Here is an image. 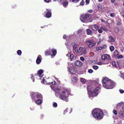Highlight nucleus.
I'll list each match as a JSON object with an SVG mask.
<instances>
[{
    "label": "nucleus",
    "instance_id": "nucleus-49",
    "mask_svg": "<svg viewBox=\"0 0 124 124\" xmlns=\"http://www.w3.org/2000/svg\"><path fill=\"white\" fill-rule=\"evenodd\" d=\"M66 92L65 91H62V92L63 94H66Z\"/></svg>",
    "mask_w": 124,
    "mask_h": 124
},
{
    "label": "nucleus",
    "instance_id": "nucleus-22",
    "mask_svg": "<svg viewBox=\"0 0 124 124\" xmlns=\"http://www.w3.org/2000/svg\"><path fill=\"white\" fill-rule=\"evenodd\" d=\"M86 33L87 35H89L92 33V31L89 29H88L86 30Z\"/></svg>",
    "mask_w": 124,
    "mask_h": 124
},
{
    "label": "nucleus",
    "instance_id": "nucleus-4",
    "mask_svg": "<svg viewBox=\"0 0 124 124\" xmlns=\"http://www.w3.org/2000/svg\"><path fill=\"white\" fill-rule=\"evenodd\" d=\"M92 17L91 14L86 13L84 15H81L80 20L83 22L86 23L87 21L90 19Z\"/></svg>",
    "mask_w": 124,
    "mask_h": 124
},
{
    "label": "nucleus",
    "instance_id": "nucleus-9",
    "mask_svg": "<svg viewBox=\"0 0 124 124\" xmlns=\"http://www.w3.org/2000/svg\"><path fill=\"white\" fill-rule=\"evenodd\" d=\"M59 98L61 100L65 101L66 102L68 101V97L62 94H60L59 96Z\"/></svg>",
    "mask_w": 124,
    "mask_h": 124
},
{
    "label": "nucleus",
    "instance_id": "nucleus-39",
    "mask_svg": "<svg viewBox=\"0 0 124 124\" xmlns=\"http://www.w3.org/2000/svg\"><path fill=\"white\" fill-rule=\"evenodd\" d=\"M98 32L100 33H101L102 32V30L101 28L99 29H98Z\"/></svg>",
    "mask_w": 124,
    "mask_h": 124
},
{
    "label": "nucleus",
    "instance_id": "nucleus-43",
    "mask_svg": "<svg viewBox=\"0 0 124 124\" xmlns=\"http://www.w3.org/2000/svg\"><path fill=\"white\" fill-rule=\"evenodd\" d=\"M115 14L114 13H111L110 14V16L111 17H113L115 16Z\"/></svg>",
    "mask_w": 124,
    "mask_h": 124
},
{
    "label": "nucleus",
    "instance_id": "nucleus-60",
    "mask_svg": "<svg viewBox=\"0 0 124 124\" xmlns=\"http://www.w3.org/2000/svg\"><path fill=\"white\" fill-rule=\"evenodd\" d=\"M122 108L124 110V106H122Z\"/></svg>",
    "mask_w": 124,
    "mask_h": 124
},
{
    "label": "nucleus",
    "instance_id": "nucleus-8",
    "mask_svg": "<svg viewBox=\"0 0 124 124\" xmlns=\"http://www.w3.org/2000/svg\"><path fill=\"white\" fill-rule=\"evenodd\" d=\"M46 9L47 10V11L45 12L46 13V14L45 15H44V16L45 17L47 18H49L51 16L52 13L51 10L48 9Z\"/></svg>",
    "mask_w": 124,
    "mask_h": 124
},
{
    "label": "nucleus",
    "instance_id": "nucleus-14",
    "mask_svg": "<svg viewBox=\"0 0 124 124\" xmlns=\"http://www.w3.org/2000/svg\"><path fill=\"white\" fill-rule=\"evenodd\" d=\"M93 30L95 31H97L99 29L98 26L96 24H94L91 27Z\"/></svg>",
    "mask_w": 124,
    "mask_h": 124
},
{
    "label": "nucleus",
    "instance_id": "nucleus-59",
    "mask_svg": "<svg viewBox=\"0 0 124 124\" xmlns=\"http://www.w3.org/2000/svg\"><path fill=\"white\" fill-rule=\"evenodd\" d=\"M67 88L64 87V88H63L62 89L63 90H64V91H66V90H67Z\"/></svg>",
    "mask_w": 124,
    "mask_h": 124
},
{
    "label": "nucleus",
    "instance_id": "nucleus-41",
    "mask_svg": "<svg viewBox=\"0 0 124 124\" xmlns=\"http://www.w3.org/2000/svg\"><path fill=\"white\" fill-rule=\"evenodd\" d=\"M85 1L83 0H82L80 3V4L81 5H83L84 4Z\"/></svg>",
    "mask_w": 124,
    "mask_h": 124
},
{
    "label": "nucleus",
    "instance_id": "nucleus-54",
    "mask_svg": "<svg viewBox=\"0 0 124 124\" xmlns=\"http://www.w3.org/2000/svg\"><path fill=\"white\" fill-rule=\"evenodd\" d=\"M118 5V3L116 2H115L114 3V5L115 6H117Z\"/></svg>",
    "mask_w": 124,
    "mask_h": 124
},
{
    "label": "nucleus",
    "instance_id": "nucleus-44",
    "mask_svg": "<svg viewBox=\"0 0 124 124\" xmlns=\"http://www.w3.org/2000/svg\"><path fill=\"white\" fill-rule=\"evenodd\" d=\"M121 24V23L120 22H117L116 23V25H120Z\"/></svg>",
    "mask_w": 124,
    "mask_h": 124
},
{
    "label": "nucleus",
    "instance_id": "nucleus-10",
    "mask_svg": "<svg viewBox=\"0 0 124 124\" xmlns=\"http://www.w3.org/2000/svg\"><path fill=\"white\" fill-rule=\"evenodd\" d=\"M101 58L102 60H105L106 59L109 60L111 59L110 56L107 54L102 55Z\"/></svg>",
    "mask_w": 124,
    "mask_h": 124
},
{
    "label": "nucleus",
    "instance_id": "nucleus-38",
    "mask_svg": "<svg viewBox=\"0 0 124 124\" xmlns=\"http://www.w3.org/2000/svg\"><path fill=\"white\" fill-rule=\"evenodd\" d=\"M57 104L55 102H54L53 103V107H54L55 108H56L57 107Z\"/></svg>",
    "mask_w": 124,
    "mask_h": 124
},
{
    "label": "nucleus",
    "instance_id": "nucleus-64",
    "mask_svg": "<svg viewBox=\"0 0 124 124\" xmlns=\"http://www.w3.org/2000/svg\"><path fill=\"white\" fill-rule=\"evenodd\" d=\"M57 90L59 91H61V89H58Z\"/></svg>",
    "mask_w": 124,
    "mask_h": 124
},
{
    "label": "nucleus",
    "instance_id": "nucleus-57",
    "mask_svg": "<svg viewBox=\"0 0 124 124\" xmlns=\"http://www.w3.org/2000/svg\"><path fill=\"white\" fill-rule=\"evenodd\" d=\"M100 47V50H101L102 49H103L102 46L99 47Z\"/></svg>",
    "mask_w": 124,
    "mask_h": 124
},
{
    "label": "nucleus",
    "instance_id": "nucleus-19",
    "mask_svg": "<svg viewBox=\"0 0 124 124\" xmlns=\"http://www.w3.org/2000/svg\"><path fill=\"white\" fill-rule=\"evenodd\" d=\"M43 73V70L41 69L39 71H38V73H37V75L40 77L41 76V75Z\"/></svg>",
    "mask_w": 124,
    "mask_h": 124
},
{
    "label": "nucleus",
    "instance_id": "nucleus-35",
    "mask_svg": "<svg viewBox=\"0 0 124 124\" xmlns=\"http://www.w3.org/2000/svg\"><path fill=\"white\" fill-rule=\"evenodd\" d=\"M98 9L99 10H100L102 8V6L100 4H99L97 5Z\"/></svg>",
    "mask_w": 124,
    "mask_h": 124
},
{
    "label": "nucleus",
    "instance_id": "nucleus-37",
    "mask_svg": "<svg viewBox=\"0 0 124 124\" xmlns=\"http://www.w3.org/2000/svg\"><path fill=\"white\" fill-rule=\"evenodd\" d=\"M117 58H121L123 57V56L121 54H119L117 56Z\"/></svg>",
    "mask_w": 124,
    "mask_h": 124
},
{
    "label": "nucleus",
    "instance_id": "nucleus-63",
    "mask_svg": "<svg viewBox=\"0 0 124 124\" xmlns=\"http://www.w3.org/2000/svg\"><path fill=\"white\" fill-rule=\"evenodd\" d=\"M86 52V50H85L83 52L84 54H85V52Z\"/></svg>",
    "mask_w": 124,
    "mask_h": 124
},
{
    "label": "nucleus",
    "instance_id": "nucleus-18",
    "mask_svg": "<svg viewBox=\"0 0 124 124\" xmlns=\"http://www.w3.org/2000/svg\"><path fill=\"white\" fill-rule=\"evenodd\" d=\"M52 52L53 56H54L56 55L57 53V51L56 49H52L51 50V52Z\"/></svg>",
    "mask_w": 124,
    "mask_h": 124
},
{
    "label": "nucleus",
    "instance_id": "nucleus-33",
    "mask_svg": "<svg viewBox=\"0 0 124 124\" xmlns=\"http://www.w3.org/2000/svg\"><path fill=\"white\" fill-rule=\"evenodd\" d=\"M66 91L67 93L68 94H70V90L69 89L67 88V90H66Z\"/></svg>",
    "mask_w": 124,
    "mask_h": 124
},
{
    "label": "nucleus",
    "instance_id": "nucleus-21",
    "mask_svg": "<svg viewBox=\"0 0 124 124\" xmlns=\"http://www.w3.org/2000/svg\"><path fill=\"white\" fill-rule=\"evenodd\" d=\"M78 80V78L77 77H73L72 78V81L76 83L77 81Z\"/></svg>",
    "mask_w": 124,
    "mask_h": 124
},
{
    "label": "nucleus",
    "instance_id": "nucleus-1",
    "mask_svg": "<svg viewBox=\"0 0 124 124\" xmlns=\"http://www.w3.org/2000/svg\"><path fill=\"white\" fill-rule=\"evenodd\" d=\"M103 87L107 89H111L115 86V82L107 77H105L102 80Z\"/></svg>",
    "mask_w": 124,
    "mask_h": 124
},
{
    "label": "nucleus",
    "instance_id": "nucleus-29",
    "mask_svg": "<svg viewBox=\"0 0 124 124\" xmlns=\"http://www.w3.org/2000/svg\"><path fill=\"white\" fill-rule=\"evenodd\" d=\"M112 64L115 67H116L117 66V63H116L115 61H113L112 62Z\"/></svg>",
    "mask_w": 124,
    "mask_h": 124
},
{
    "label": "nucleus",
    "instance_id": "nucleus-3",
    "mask_svg": "<svg viewBox=\"0 0 124 124\" xmlns=\"http://www.w3.org/2000/svg\"><path fill=\"white\" fill-rule=\"evenodd\" d=\"M31 99L35 101L37 99H42L43 96L39 92H32L30 94Z\"/></svg>",
    "mask_w": 124,
    "mask_h": 124
},
{
    "label": "nucleus",
    "instance_id": "nucleus-58",
    "mask_svg": "<svg viewBox=\"0 0 124 124\" xmlns=\"http://www.w3.org/2000/svg\"><path fill=\"white\" fill-rule=\"evenodd\" d=\"M102 64L101 62H98V64L99 65H101Z\"/></svg>",
    "mask_w": 124,
    "mask_h": 124
},
{
    "label": "nucleus",
    "instance_id": "nucleus-53",
    "mask_svg": "<svg viewBox=\"0 0 124 124\" xmlns=\"http://www.w3.org/2000/svg\"><path fill=\"white\" fill-rule=\"evenodd\" d=\"M115 0H111V1L112 3H114Z\"/></svg>",
    "mask_w": 124,
    "mask_h": 124
},
{
    "label": "nucleus",
    "instance_id": "nucleus-52",
    "mask_svg": "<svg viewBox=\"0 0 124 124\" xmlns=\"http://www.w3.org/2000/svg\"><path fill=\"white\" fill-rule=\"evenodd\" d=\"M67 37L66 36V35H64V36H63V39H65L66 37Z\"/></svg>",
    "mask_w": 124,
    "mask_h": 124
},
{
    "label": "nucleus",
    "instance_id": "nucleus-46",
    "mask_svg": "<svg viewBox=\"0 0 124 124\" xmlns=\"http://www.w3.org/2000/svg\"><path fill=\"white\" fill-rule=\"evenodd\" d=\"M80 59L82 61H84L85 60L84 58L83 57H80Z\"/></svg>",
    "mask_w": 124,
    "mask_h": 124
},
{
    "label": "nucleus",
    "instance_id": "nucleus-17",
    "mask_svg": "<svg viewBox=\"0 0 124 124\" xmlns=\"http://www.w3.org/2000/svg\"><path fill=\"white\" fill-rule=\"evenodd\" d=\"M40 99H39L36 100L35 101L36 103L38 105L40 104L42 102V101Z\"/></svg>",
    "mask_w": 124,
    "mask_h": 124
},
{
    "label": "nucleus",
    "instance_id": "nucleus-47",
    "mask_svg": "<svg viewBox=\"0 0 124 124\" xmlns=\"http://www.w3.org/2000/svg\"><path fill=\"white\" fill-rule=\"evenodd\" d=\"M102 48H103V49H104V48H106L107 47V45H104L103 46H102Z\"/></svg>",
    "mask_w": 124,
    "mask_h": 124
},
{
    "label": "nucleus",
    "instance_id": "nucleus-48",
    "mask_svg": "<svg viewBox=\"0 0 124 124\" xmlns=\"http://www.w3.org/2000/svg\"><path fill=\"white\" fill-rule=\"evenodd\" d=\"M90 2V0H85V3L87 4H88Z\"/></svg>",
    "mask_w": 124,
    "mask_h": 124
},
{
    "label": "nucleus",
    "instance_id": "nucleus-16",
    "mask_svg": "<svg viewBox=\"0 0 124 124\" xmlns=\"http://www.w3.org/2000/svg\"><path fill=\"white\" fill-rule=\"evenodd\" d=\"M87 90L88 92L90 94V92H92L91 90L93 89V87L92 85H88L87 87Z\"/></svg>",
    "mask_w": 124,
    "mask_h": 124
},
{
    "label": "nucleus",
    "instance_id": "nucleus-61",
    "mask_svg": "<svg viewBox=\"0 0 124 124\" xmlns=\"http://www.w3.org/2000/svg\"><path fill=\"white\" fill-rule=\"evenodd\" d=\"M101 21H103V22H104V21H105V20H104L103 19H102L101 20Z\"/></svg>",
    "mask_w": 124,
    "mask_h": 124
},
{
    "label": "nucleus",
    "instance_id": "nucleus-11",
    "mask_svg": "<svg viewBox=\"0 0 124 124\" xmlns=\"http://www.w3.org/2000/svg\"><path fill=\"white\" fill-rule=\"evenodd\" d=\"M74 64L75 66L80 67L82 65V63L80 61L77 60L74 62Z\"/></svg>",
    "mask_w": 124,
    "mask_h": 124
},
{
    "label": "nucleus",
    "instance_id": "nucleus-36",
    "mask_svg": "<svg viewBox=\"0 0 124 124\" xmlns=\"http://www.w3.org/2000/svg\"><path fill=\"white\" fill-rule=\"evenodd\" d=\"M113 112L115 115H116L117 114V111L115 110L114 109L113 111Z\"/></svg>",
    "mask_w": 124,
    "mask_h": 124
},
{
    "label": "nucleus",
    "instance_id": "nucleus-7",
    "mask_svg": "<svg viewBox=\"0 0 124 124\" xmlns=\"http://www.w3.org/2000/svg\"><path fill=\"white\" fill-rule=\"evenodd\" d=\"M42 83H43L44 84H45V83L46 84H50L51 83L53 85H55L56 84V83L55 81H53L52 82H50L49 81V79L48 78L46 79V80L44 78H43L42 80L41 81Z\"/></svg>",
    "mask_w": 124,
    "mask_h": 124
},
{
    "label": "nucleus",
    "instance_id": "nucleus-62",
    "mask_svg": "<svg viewBox=\"0 0 124 124\" xmlns=\"http://www.w3.org/2000/svg\"><path fill=\"white\" fill-rule=\"evenodd\" d=\"M122 12L123 13H124V9H123V10L122 11Z\"/></svg>",
    "mask_w": 124,
    "mask_h": 124
},
{
    "label": "nucleus",
    "instance_id": "nucleus-15",
    "mask_svg": "<svg viewBox=\"0 0 124 124\" xmlns=\"http://www.w3.org/2000/svg\"><path fill=\"white\" fill-rule=\"evenodd\" d=\"M45 54L46 56L50 55H52L51 54V50L50 49H47L45 52Z\"/></svg>",
    "mask_w": 124,
    "mask_h": 124
},
{
    "label": "nucleus",
    "instance_id": "nucleus-42",
    "mask_svg": "<svg viewBox=\"0 0 124 124\" xmlns=\"http://www.w3.org/2000/svg\"><path fill=\"white\" fill-rule=\"evenodd\" d=\"M80 79L81 81V82H85V79L84 78H80Z\"/></svg>",
    "mask_w": 124,
    "mask_h": 124
},
{
    "label": "nucleus",
    "instance_id": "nucleus-27",
    "mask_svg": "<svg viewBox=\"0 0 124 124\" xmlns=\"http://www.w3.org/2000/svg\"><path fill=\"white\" fill-rule=\"evenodd\" d=\"M101 28L104 31H107L108 30V29L106 28L104 26H102L101 27Z\"/></svg>",
    "mask_w": 124,
    "mask_h": 124
},
{
    "label": "nucleus",
    "instance_id": "nucleus-12",
    "mask_svg": "<svg viewBox=\"0 0 124 124\" xmlns=\"http://www.w3.org/2000/svg\"><path fill=\"white\" fill-rule=\"evenodd\" d=\"M42 58L41 56L40 55H39L37 57L36 60V62L37 64H39L40 63L41 61Z\"/></svg>",
    "mask_w": 124,
    "mask_h": 124
},
{
    "label": "nucleus",
    "instance_id": "nucleus-31",
    "mask_svg": "<svg viewBox=\"0 0 124 124\" xmlns=\"http://www.w3.org/2000/svg\"><path fill=\"white\" fill-rule=\"evenodd\" d=\"M22 53V51L20 50H18L17 51V54L19 55H20Z\"/></svg>",
    "mask_w": 124,
    "mask_h": 124
},
{
    "label": "nucleus",
    "instance_id": "nucleus-2",
    "mask_svg": "<svg viewBox=\"0 0 124 124\" xmlns=\"http://www.w3.org/2000/svg\"><path fill=\"white\" fill-rule=\"evenodd\" d=\"M92 115L93 117L97 120L102 119L103 116L102 110L100 109L95 108L92 111Z\"/></svg>",
    "mask_w": 124,
    "mask_h": 124
},
{
    "label": "nucleus",
    "instance_id": "nucleus-25",
    "mask_svg": "<svg viewBox=\"0 0 124 124\" xmlns=\"http://www.w3.org/2000/svg\"><path fill=\"white\" fill-rule=\"evenodd\" d=\"M71 45L73 46V49L74 50L75 49L77 46V45L76 44H75L74 43H72L71 44Z\"/></svg>",
    "mask_w": 124,
    "mask_h": 124
},
{
    "label": "nucleus",
    "instance_id": "nucleus-24",
    "mask_svg": "<svg viewBox=\"0 0 124 124\" xmlns=\"http://www.w3.org/2000/svg\"><path fill=\"white\" fill-rule=\"evenodd\" d=\"M62 5L64 7H66V6H67L68 5L67 1H64Z\"/></svg>",
    "mask_w": 124,
    "mask_h": 124
},
{
    "label": "nucleus",
    "instance_id": "nucleus-5",
    "mask_svg": "<svg viewBox=\"0 0 124 124\" xmlns=\"http://www.w3.org/2000/svg\"><path fill=\"white\" fill-rule=\"evenodd\" d=\"M100 89V88L99 87H96L93 91L90 92V94L93 97L97 95L99 92Z\"/></svg>",
    "mask_w": 124,
    "mask_h": 124
},
{
    "label": "nucleus",
    "instance_id": "nucleus-32",
    "mask_svg": "<svg viewBox=\"0 0 124 124\" xmlns=\"http://www.w3.org/2000/svg\"><path fill=\"white\" fill-rule=\"evenodd\" d=\"M70 60L72 61L74 58V55L73 54H71L70 55Z\"/></svg>",
    "mask_w": 124,
    "mask_h": 124
},
{
    "label": "nucleus",
    "instance_id": "nucleus-45",
    "mask_svg": "<svg viewBox=\"0 0 124 124\" xmlns=\"http://www.w3.org/2000/svg\"><path fill=\"white\" fill-rule=\"evenodd\" d=\"M120 93H123L124 92V91L120 89L119 90Z\"/></svg>",
    "mask_w": 124,
    "mask_h": 124
},
{
    "label": "nucleus",
    "instance_id": "nucleus-6",
    "mask_svg": "<svg viewBox=\"0 0 124 124\" xmlns=\"http://www.w3.org/2000/svg\"><path fill=\"white\" fill-rule=\"evenodd\" d=\"M85 44L90 48H91L93 46H94L95 45V44L93 43V40H89L87 41Z\"/></svg>",
    "mask_w": 124,
    "mask_h": 124
},
{
    "label": "nucleus",
    "instance_id": "nucleus-13",
    "mask_svg": "<svg viewBox=\"0 0 124 124\" xmlns=\"http://www.w3.org/2000/svg\"><path fill=\"white\" fill-rule=\"evenodd\" d=\"M72 110L71 108H67L64 111V114H65L66 113L68 114H70L72 112Z\"/></svg>",
    "mask_w": 124,
    "mask_h": 124
},
{
    "label": "nucleus",
    "instance_id": "nucleus-20",
    "mask_svg": "<svg viewBox=\"0 0 124 124\" xmlns=\"http://www.w3.org/2000/svg\"><path fill=\"white\" fill-rule=\"evenodd\" d=\"M118 54V51L117 50H115L113 53V55L114 57L116 56Z\"/></svg>",
    "mask_w": 124,
    "mask_h": 124
},
{
    "label": "nucleus",
    "instance_id": "nucleus-28",
    "mask_svg": "<svg viewBox=\"0 0 124 124\" xmlns=\"http://www.w3.org/2000/svg\"><path fill=\"white\" fill-rule=\"evenodd\" d=\"M120 116L121 118L122 119L124 120V114L122 113L120 114Z\"/></svg>",
    "mask_w": 124,
    "mask_h": 124
},
{
    "label": "nucleus",
    "instance_id": "nucleus-51",
    "mask_svg": "<svg viewBox=\"0 0 124 124\" xmlns=\"http://www.w3.org/2000/svg\"><path fill=\"white\" fill-rule=\"evenodd\" d=\"M96 50L97 51H99L100 49L99 47H96Z\"/></svg>",
    "mask_w": 124,
    "mask_h": 124
},
{
    "label": "nucleus",
    "instance_id": "nucleus-50",
    "mask_svg": "<svg viewBox=\"0 0 124 124\" xmlns=\"http://www.w3.org/2000/svg\"><path fill=\"white\" fill-rule=\"evenodd\" d=\"M88 12L90 13H92L93 12V10L92 9H90L88 11Z\"/></svg>",
    "mask_w": 124,
    "mask_h": 124
},
{
    "label": "nucleus",
    "instance_id": "nucleus-30",
    "mask_svg": "<svg viewBox=\"0 0 124 124\" xmlns=\"http://www.w3.org/2000/svg\"><path fill=\"white\" fill-rule=\"evenodd\" d=\"M109 48L111 52L114 51L115 49L114 47L113 46H111Z\"/></svg>",
    "mask_w": 124,
    "mask_h": 124
},
{
    "label": "nucleus",
    "instance_id": "nucleus-56",
    "mask_svg": "<svg viewBox=\"0 0 124 124\" xmlns=\"http://www.w3.org/2000/svg\"><path fill=\"white\" fill-rule=\"evenodd\" d=\"M121 77L124 79V74H123L121 75Z\"/></svg>",
    "mask_w": 124,
    "mask_h": 124
},
{
    "label": "nucleus",
    "instance_id": "nucleus-23",
    "mask_svg": "<svg viewBox=\"0 0 124 124\" xmlns=\"http://www.w3.org/2000/svg\"><path fill=\"white\" fill-rule=\"evenodd\" d=\"M109 39L111 42H114L115 41L114 39L112 36H110L109 37Z\"/></svg>",
    "mask_w": 124,
    "mask_h": 124
},
{
    "label": "nucleus",
    "instance_id": "nucleus-26",
    "mask_svg": "<svg viewBox=\"0 0 124 124\" xmlns=\"http://www.w3.org/2000/svg\"><path fill=\"white\" fill-rule=\"evenodd\" d=\"M123 104V103L122 102H121L118 103L116 105V107L118 108H119V107H121Z\"/></svg>",
    "mask_w": 124,
    "mask_h": 124
},
{
    "label": "nucleus",
    "instance_id": "nucleus-55",
    "mask_svg": "<svg viewBox=\"0 0 124 124\" xmlns=\"http://www.w3.org/2000/svg\"><path fill=\"white\" fill-rule=\"evenodd\" d=\"M50 0H45V1L46 2L48 3L49 2Z\"/></svg>",
    "mask_w": 124,
    "mask_h": 124
},
{
    "label": "nucleus",
    "instance_id": "nucleus-40",
    "mask_svg": "<svg viewBox=\"0 0 124 124\" xmlns=\"http://www.w3.org/2000/svg\"><path fill=\"white\" fill-rule=\"evenodd\" d=\"M88 71L89 73H92L93 72V70L91 69H89L88 70Z\"/></svg>",
    "mask_w": 124,
    "mask_h": 124
},
{
    "label": "nucleus",
    "instance_id": "nucleus-34",
    "mask_svg": "<svg viewBox=\"0 0 124 124\" xmlns=\"http://www.w3.org/2000/svg\"><path fill=\"white\" fill-rule=\"evenodd\" d=\"M93 68L95 70H97L98 68L99 67L97 65H93Z\"/></svg>",
    "mask_w": 124,
    "mask_h": 124
}]
</instances>
